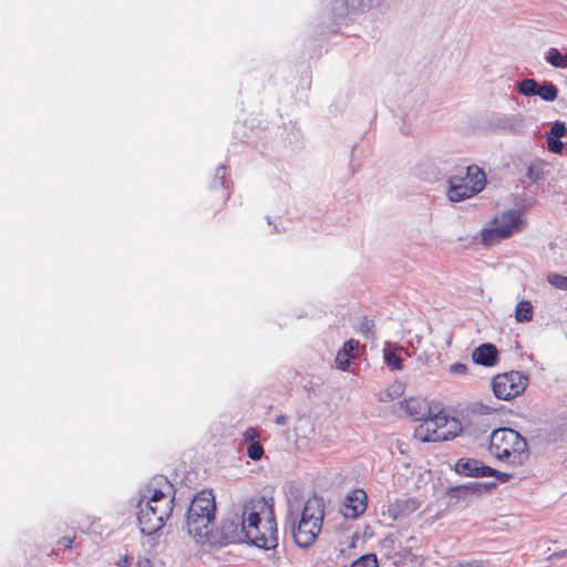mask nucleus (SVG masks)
Listing matches in <instances>:
<instances>
[{
  "mask_svg": "<svg viewBox=\"0 0 567 567\" xmlns=\"http://www.w3.org/2000/svg\"><path fill=\"white\" fill-rule=\"evenodd\" d=\"M321 532L324 517V502L321 497L312 495L307 498L298 515Z\"/></svg>",
  "mask_w": 567,
  "mask_h": 567,
  "instance_id": "f8f14e48",
  "label": "nucleus"
},
{
  "mask_svg": "<svg viewBox=\"0 0 567 567\" xmlns=\"http://www.w3.org/2000/svg\"><path fill=\"white\" fill-rule=\"evenodd\" d=\"M547 61L555 68L567 69V53L563 54L558 49H550L547 54Z\"/></svg>",
  "mask_w": 567,
  "mask_h": 567,
  "instance_id": "4be33fe9",
  "label": "nucleus"
},
{
  "mask_svg": "<svg viewBox=\"0 0 567 567\" xmlns=\"http://www.w3.org/2000/svg\"><path fill=\"white\" fill-rule=\"evenodd\" d=\"M536 95L543 99L546 102H553L558 96V89L551 82H546L544 84H538V89Z\"/></svg>",
  "mask_w": 567,
  "mask_h": 567,
  "instance_id": "412c9836",
  "label": "nucleus"
},
{
  "mask_svg": "<svg viewBox=\"0 0 567 567\" xmlns=\"http://www.w3.org/2000/svg\"><path fill=\"white\" fill-rule=\"evenodd\" d=\"M472 360L476 364L493 367L498 361V350L492 343L481 344L473 351Z\"/></svg>",
  "mask_w": 567,
  "mask_h": 567,
  "instance_id": "f3484780",
  "label": "nucleus"
},
{
  "mask_svg": "<svg viewBox=\"0 0 567 567\" xmlns=\"http://www.w3.org/2000/svg\"><path fill=\"white\" fill-rule=\"evenodd\" d=\"M368 506V494L362 488H357L350 492L344 499L342 514L347 518H358L365 511Z\"/></svg>",
  "mask_w": 567,
  "mask_h": 567,
  "instance_id": "ddd939ff",
  "label": "nucleus"
},
{
  "mask_svg": "<svg viewBox=\"0 0 567 567\" xmlns=\"http://www.w3.org/2000/svg\"><path fill=\"white\" fill-rule=\"evenodd\" d=\"M215 497L212 492L208 491H202L197 493L189 507H188V514H192L193 516H202L215 519Z\"/></svg>",
  "mask_w": 567,
  "mask_h": 567,
  "instance_id": "4468645a",
  "label": "nucleus"
},
{
  "mask_svg": "<svg viewBox=\"0 0 567 567\" xmlns=\"http://www.w3.org/2000/svg\"><path fill=\"white\" fill-rule=\"evenodd\" d=\"M547 147L549 152L554 154H561L564 150V143L560 141V138H553L546 136Z\"/></svg>",
  "mask_w": 567,
  "mask_h": 567,
  "instance_id": "c85d7f7f",
  "label": "nucleus"
},
{
  "mask_svg": "<svg viewBox=\"0 0 567 567\" xmlns=\"http://www.w3.org/2000/svg\"><path fill=\"white\" fill-rule=\"evenodd\" d=\"M547 281L555 288L567 290V277L559 274H549Z\"/></svg>",
  "mask_w": 567,
  "mask_h": 567,
  "instance_id": "393cba45",
  "label": "nucleus"
},
{
  "mask_svg": "<svg viewBox=\"0 0 567 567\" xmlns=\"http://www.w3.org/2000/svg\"><path fill=\"white\" fill-rule=\"evenodd\" d=\"M456 473L470 477H494L498 471L476 458H460L454 466Z\"/></svg>",
  "mask_w": 567,
  "mask_h": 567,
  "instance_id": "9b49d317",
  "label": "nucleus"
},
{
  "mask_svg": "<svg viewBox=\"0 0 567 567\" xmlns=\"http://www.w3.org/2000/svg\"><path fill=\"white\" fill-rule=\"evenodd\" d=\"M527 175H528V177H529V178H534V177H533V176H534V173H533V168H532V167H529V168H528V173H527Z\"/></svg>",
  "mask_w": 567,
  "mask_h": 567,
  "instance_id": "e433bc0d",
  "label": "nucleus"
},
{
  "mask_svg": "<svg viewBox=\"0 0 567 567\" xmlns=\"http://www.w3.org/2000/svg\"><path fill=\"white\" fill-rule=\"evenodd\" d=\"M171 489V484L165 482L161 488L148 487L140 498L137 522L143 534L152 535L156 533L171 517L175 501Z\"/></svg>",
  "mask_w": 567,
  "mask_h": 567,
  "instance_id": "f03ea898",
  "label": "nucleus"
},
{
  "mask_svg": "<svg viewBox=\"0 0 567 567\" xmlns=\"http://www.w3.org/2000/svg\"><path fill=\"white\" fill-rule=\"evenodd\" d=\"M461 432V423L441 409L436 415L433 413L429 417L420 420V424L414 429L413 437L422 443L442 442L456 437Z\"/></svg>",
  "mask_w": 567,
  "mask_h": 567,
  "instance_id": "20e7f679",
  "label": "nucleus"
},
{
  "mask_svg": "<svg viewBox=\"0 0 567 567\" xmlns=\"http://www.w3.org/2000/svg\"><path fill=\"white\" fill-rule=\"evenodd\" d=\"M528 385V378L519 371H509L495 375L492 380L494 395L504 401L520 395Z\"/></svg>",
  "mask_w": 567,
  "mask_h": 567,
  "instance_id": "0eeeda50",
  "label": "nucleus"
},
{
  "mask_svg": "<svg viewBox=\"0 0 567 567\" xmlns=\"http://www.w3.org/2000/svg\"><path fill=\"white\" fill-rule=\"evenodd\" d=\"M451 371L454 373H464L466 371V365L462 363H455L451 365Z\"/></svg>",
  "mask_w": 567,
  "mask_h": 567,
  "instance_id": "f704fd0d",
  "label": "nucleus"
},
{
  "mask_svg": "<svg viewBox=\"0 0 567 567\" xmlns=\"http://www.w3.org/2000/svg\"><path fill=\"white\" fill-rule=\"evenodd\" d=\"M132 564V558L128 555L121 557L116 565L117 567H128Z\"/></svg>",
  "mask_w": 567,
  "mask_h": 567,
  "instance_id": "72a5a7b5",
  "label": "nucleus"
},
{
  "mask_svg": "<svg viewBox=\"0 0 567 567\" xmlns=\"http://www.w3.org/2000/svg\"><path fill=\"white\" fill-rule=\"evenodd\" d=\"M359 341L354 339H350L346 341L342 348L337 352L336 355V365L338 369L346 371L348 370L351 360L357 358L359 353Z\"/></svg>",
  "mask_w": 567,
  "mask_h": 567,
  "instance_id": "a211bd4d",
  "label": "nucleus"
},
{
  "mask_svg": "<svg viewBox=\"0 0 567 567\" xmlns=\"http://www.w3.org/2000/svg\"><path fill=\"white\" fill-rule=\"evenodd\" d=\"M534 309L529 301L522 300L515 307V319L518 322H528L533 319Z\"/></svg>",
  "mask_w": 567,
  "mask_h": 567,
  "instance_id": "aec40b11",
  "label": "nucleus"
},
{
  "mask_svg": "<svg viewBox=\"0 0 567 567\" xmlns=\"http://www.w3.org/2000/svg\"><path fill=\"white\" fill-rule=\"evenodd\" d=\"M406 414L415 421L429 417L433 413H439L443 409L442 404L437 401H431L426 398L412 396L403 402Z\"/></svg>",
  "mask_w": 567,
  "mask_h": 567,
  "instance_id": "9d476101",
  "label": "nucleus"
},
{
  "mask_svg": "<svg viewBox=\"0 0 567 567\" xmlns=\"http://www.w3.org/2000/svg\"><path fill=\"white\" fill-rule=\"evenodd\" d=\"M415 509L416 505L414 501L410 498H395L384 506L382 515L391 518L392 520H396L409 516Z\"/></svg>",
  "mask_w": 567,
  "mask_h": 567,
  "instance_id": "dca6fc26",
  "label": "nucleus"
},
{
  "mask_svg": "<svg viewBox=\"0 0 567 567\" xmlns=\"http://www.w3.org/2000/svg\"><path fill=\"white\" fill-rule=\"evenodd\" d=\"M488 451L496 460L512 466L525 464L530 455L527 440L511 427H498L491 433Z\"/></svg>",
  "mask_w": 567,
  "mask_h": 567,
  "instance_id": "7ed1b4c3",
  "label": "nucleus"
},
{
  "mask_svg": "<svg viewBox=\"0 0 567 567\" xmlns=\"http://www.w3.org/2000/svg\"><path fill=\"white\" fill-rule=\"evenodd\" d=\"M350 567H378V559L374 554H365L352 561Z\"/></svg>",
  "mask_w": 567,
  "mask_h": 567,
  "instance_id": "b1692460",
  "label": "nucleus"
},
{
  "mask_svg": "<svg viewBox=\"0 0 567 567\" xmlns=\"http://www.w3.org/2000/svg\"><path fill=\"white\" fill-rule=\"evenodd\" d=\"M187 530L196 543L210 548L215 532V519L193 516L187 513Z\"/></svg>",
  "mask_w": 567,
  "mask_h": 567,
  "instance_id": "1a4fd4ad",
  "label": "nucleus"
},
{
  "mask_svg": "<svg viewBox=\"0 0 567 567\" xmlns=\"http://www.w3.org/2000/svg\"><path fill=\"white\" fill-rule=\"evenodd\" d=\"M566 132H567V127L565 125L564 122H560V121H556L550 131L547 133V136L548 137H553V138H561L566 135Z\"/></svg>",
  "mask_w": 567,
  "mask_h": 567,
  "instance_id": "cd10ccee",
  "label": "nucleus"
},
{
  "mask_svg": "<svg viewBox=\"0 0 567 567\" xmlns=\"http://www.w3.org/2000/svg\"><path fill=\"white\" fill-rule=\"evenodd\" d=\"M210 200L216 202L217 209L221 208L229 198V189L225 186V168L216 171V178L210 190Z\"/></svg>",
  "mask_w": 567,
  "mask_h": 567,
  "instance_id": "6ab92c4d",
  "label": "nucleus"
},
{
  "mask_svg": "<svg viewBox=\"0 0 567 567\" xmlns=\"http://www.w3.org/2000/svg\"><path fill=\"white\" fill-rule=\"evenodd\" d=\"M134 567H153V563L151 557L148 556H138Z\"/></svg>",
  "mask_w": 567,
  "mask_h": 567,
  "instance_id": "2f4dec72",
  "label": "nucleus"
},
{
  "mask_svg": "<svg viewBox=\"0 0 567 567\" xmlns=\"http://www.w3.org/2000/svg\"><path fill=\"white\" fill-rule=\"evenodd\" d=\"M538 82L532 79H524L518 84V92L526 96L536 95L538 89Z\"/></svg>",
  "mask_w": 567,
  "mask_h": 567,
  "instance_id": "5701e85b",
  "label": "nucleus"
},
{
  "mask_svg": "<svg viewBox=\"0 0 567 567\" xmlns=\"http://www.w3.org/2000/svg\"><path fill=\"white\" fill-rule=\"evenodd\" d=\"M247 455L252 461L261 460V457L264 455V447L260 444V442H252V443H250L248 445V449H247Z\"/></svg>",
  "mask_w": 567,
  "mask_h": 567,
  "instance_id": "bb28decb",
  "label": "nucleus"
},
{
  "mask_svg": "<svg viewBox=\"0 0 567 567\" xmlns=\"http://www.w3.org/2000/svg\"><path fill=\"white\" fill-rule=\"evenodd\" d=\"M74 539H75V536H72V537H69V536H65V537H62L60 543L66 548V549H71L73 547V543H74Z\"/></svg>",
  "mask_w": 567,
  "mask_h": 567,
  "instance_id": "473e14b6",
  "label": "nucleus"
},
{
  "mask_svg": "<svg viewBox=\"0 0 567 567\" xmlns=\"http://www.w3.org/2000/svg\"><path fill=\"white\" fill-rule=\"evenodd\" d=\"M320 532L305 518L297 517L292 525V537L295 543L302 548L310 547L318 538Z\"/></svg>",
  "mask_w": 567,
  "mask_h": 567,
  "instance_id": "2eb2a0df",
  "label": "nucleus"
},
{
  "mask_svg": "<svg viewBox=\"0 0 567 567\" xmlns=\"http://www.w3.org/2000/svg\"><path fill=\"white\" fill-rule=\"evenodd\" d=\"M248 540V534L237 512L221 522L219 529H215L210 548L223 547Z\"/></svg>",
  "mask_w": 567,
  "mask_h": 567,
  "instance_id": "6e6552de",
  "label": "nucleus"
},
{
  "mask_svg": "<svg viewBox=\"0 0 567 567\" xmlns=\"http://www.w3.org/2000/svg\"><path fill=\"white\" fill-rule=\"evenodd\" d=\"M455 567H486V563L484 560L473 559L468 561L458 563Z\"/></svg>",
  "mask_w": 567,
  "mask_h": 567,
  "instance_id": "7c9ffc66",
  "label": "nucleus"
},
{
  "mask_svg": "<svg viewBox=\"0 0 567 567\" xmlns=\"http://www.w3.org/2000/svg\"><path fill=\"white\" fill-rule=\"evenodd\" d=\"M248 534V540L262 549H272L278 544V529L272 498L252 497L237 511Z\"/></svg>",
  "mask_w": 567,
  "mask_h": 567,
  "instance_id": "f257e3e1",
  "label": "nucleus"
},
{
  "mask_svg": "<svg viewBox=\"0 0 567 567\" xmlns=\"http://www.w3.org/2000/svg\"><path fill=\"white\" fill-rule=\"evenodd\" d=\"M485 185V172L476 165H470L465 171L460 168L449 178L447 196L452 202H460L475 196Z\"/></svg>",
  "mask_w": 567,
  "mask_h": 567,
  "instance_id": "39448f33",
  "label": "nucleus"
},
{
  "mask_svg": "<svg viewBox=\"0 0 567 567\" xmlns=\"http://www.w3.org/2000/svg\"><path fill=\"white\" fill-rule=\"evenodd\" d=\"M522 225L523 220L519 212L501 213L493 217L486 228L481 230L482 244L486 247L494 246L519 231Z\"/></svg>",
  "mask_w": 567,
  "mask_h": 567,
  "instance_id": "423d86ee",
  "label": "nucleus"
},
{
  "mask_svg": "<svg viewBox=\"0 0 567 567\" xmlns=\"http://www.w3.org/2000/svg\"><path fill=\"white\" fill-rule=\"evenodd\" d=\"M244 442L250 444L252 442H259L260 433L256 427H248L243 434Z\"/></svg>",
  "mask_w": 567,
  "mask_h": 567,
  "instance_id": "c756f323",
  "label": "nucleus"
},
{
  "mask_svg": "<svg viewBox=\"0 0 567 567\" xmlns=\"http://www.w3.org/2000/svg\"><path fill=\"white\" fill-rule=\"evenodd\" d=\"M276 422H277L278 424L284 425V424H286V423H287V416H286V415H279V416H277Z\"/></svg>",
  "mask_w": 567,
  "mask_h": 567,
  "instance_id": "c9c22d12",
  "label": "nucleus"
},
{
  "mask_svg": "<svg viewBox=\"0 0 567 567\" xmlns=\"http://www.w3.org/2000/svg\"><path fill=\"white\" fill-rule=\"evenodd\" d=\"M384 361L391 370L398 371L402 369V359L394 352H386Z\"/></svg>",
  "mask_w": 567,
  "mask_h": 567,
  "instance_id": "a878e982",
  "label": "nucleus"
}]
</instances>
